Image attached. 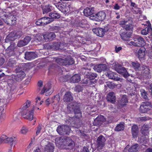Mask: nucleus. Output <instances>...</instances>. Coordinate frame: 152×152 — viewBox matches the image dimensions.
Here are the masks:
<instances>
[{
  "instance_id": "62",
  "label": "nucleus",
  "mask_w": 152,
  "mask_h": 152,
  "mask_svg": "<svg viewBox=\"0 0 152 152\" xmlns=\"http://www.w3.org/2000/svg\"><path fill=\"white\" fill-rule=\"evenodd\" d=\"M75 90L77 91L80 92L81 91L82 88L80 86L77 85L76 87Z\"/></svg>"
},
{
  "instance_id": "53",
  "label": "nucleus",
  "mask_w": 152,
  "mask_h": 152,
  "mask_svg": "<svg viewBox=\"0 0 152 152\" xmlns=\"http://www.w3.org/2000/svg\"><path fill=\"white\" fill-rule=\"evenodd\" d=\"M140 92L141 94L142 98L144 99H146L147 98V96L145 90L144 89H141L140 90Z\"/></svg>"
},
{
  "instance_id": "46",
  "label": "nucleus",
  "mask_w": 152,
  "mask_h": 152,
  "mask_svg": "<svg viewBox=\"0 0 152 152\" xmlns=\"http://www.w3.org/2000/svg\"><path fill=\"white\" fill-rule=\"evenodd\" d=\"M31 102L29 100H27L26 102L24 104L23 106L22 107L23 110H27V108L30 106Z\"/></svg>"
},
{
  "instance_id": "15",
  "label": "nucleus",
  "mask_w": 152,
  "mask_h": 152,
  "mask_svg": "<svg viewBox=\"0 0 152 152\" xmlns=\"http://www.w3.org/2000/svg\"><path fill=\"white\" fill-rule=\"evenodd\" d=\"M119 25L127 31L131 30L133 28L132 25L129 23L127 20H123L121 21Z\"/></svg>"
},
{
  "instance_id": "2",
  "label": "nucleus",
  "mask_w": 152,
  "mask_h": 152,
  "mask_svg": "<svg viewBox=\"0 0 152 152\" xmlns=\"http://www.w3.org/2000/svg\"><path fill=\"white\" fill-rule=\"evenodd\" d=\"M34 106H31L30 108L28 109L27 110H22L21 112V115L26 119L30 121H32L34 118Z\"/></svg>"
},
{
  "instance_id": "58",
  "label": "nucleus",
  "mask_w": 152,
  "mask_h": 152,
  "mask_svg": "<svg viewBox=\"0 0 152 152\" xmlns=\"http://www.w3.org/2000/svg\"><path fill=\"white\" fill-rule=\"evenodd\" d=\"M31 37L29 36L26 37L23 40L24 42H25L27 45L29 42L31 41Z\"/></svg>"
},
{
  "instance_id": "1",
  "label": "nucleus",
  "mask_w": 152,
  "mask_h": 152,
  "mask_svg": "<svg viewBox=\"0 0 152 152\" xmlns=\"http://www.w3.org/2000/svg\"><path fill=\"white\" fill-rule=\"evenodd\" d=\"M67 111L68 113H74L75 114V116L70 117L69 120H66V123L69 124L70 123L71 125V126L75 128H79L82 125V123L80 120L82 115L78 103L76 102H73L68 104Z\"/></svg>"
},
{
  "instance_id": "57",
  "label": "nucleus",
  "mask_w": 152,
  "mask_h": 152,
  "mask_svg": "<svg viewBox=\"0 0 152 152\" xmlns=\"http://www.w3.org/2000/svg\"><path fill=\"white\" fill-rule=\"evenodd\" d=\"M86 23V20H83L79 23L78 25L80 27H83Z\"/></svg>"
},
{
  "instance_id": "21",
  "label": "nucleus",
  "mask_w": 152,
  "mask_h": 152,
  "mask_svg": "<svg viewBox=\"0 0 152 152\" xmlns=\"http://www.w3.org/2000/svg\"><path fill=\"white\" fill-rule=\"evenodd\" d=\"M94 68L95 70L98 72H101L102 71L107 70L108 69L107 66L104 64H99L96 66Z\"/></svg>"
},
{
  "instance_id": "10",
  "label": "nucleus",
  "mask_w": 152,
  "mask_h": 152,
  "mask_svg": "<svg viewBox=\"0 0 152 152\" xmlns=\"http://www.w3.org/2000/svg\"><path fill=\"white\" fill-rule=\"evenodd\" d=\"M12 9L8 7L6 9L3 10L0 9V18L3 20L6 17L8 16L9 14H10V12L12 11Z\"/></svg>"
},
{
  "instance_id": "61",
  "label": "nucleus",
  "mask_w": 152,
  "mask_h": 152,
  "mask_svg": "<svg viewBox=\"0 0 152 152\" xmlns=\"http://www.w3.org/2000/svg\"><path fill=\"white\" fill-rule=\"evenodd\" d=\"M96 14H93L92 15H91L90 17L89 18L91 20L98 21L97 17V16H96Z\"/></svg>"
},
{
  "instance_id": "37",
  "label": "nucleus",
  "mask_w": 152,
  "mask_h": 152,
  "mask_svg": "<svg viewBox=\"0 0 152 152\" xmlns=\"http://www.w3.org/2000/svg\"><path fill=\"white\" fill-rule=\"evenodd\" d=\"M124 123H121L118 124L115 128V130L119 132L123 130L124 128Z\"/></svg>"
},
{
  "instance_id": "56",
  "label": "nucleus",
  "mask_w": 152,
  "mask_h": 152,
  "mask_svg": "<svg viewBox=\"0 0 152 152\" xmlns=\"http://www.w3.org/2000/svg\"><path fill=\"white\" fill-rule=\"evenodd\" d=\"M42 129V126L41 125H39L37 129H35L36 130V134L37 135H38L40 133Z\"/></svg>"
},
{
  "instance_id": "28",
  "label": "nucleus",
  "mask_w": 152,
  "mask_h": 152,
  "mask_svg": "<svg viewBox=\"0 0 152 152\" xmlns=\"http://www.w3.org/2000/svg\"><path fill=\"white\" fill-rule=\"evenodd\" d=\"M94 12V8L93 7H87L83 11L84 15L86 16L91 15Z\"/></svg>"
},
{
  "instance_id": "42",
  "label": "nucleus",
  "mask_w": 152,
  "mask_h": 152,
  "mask_svg": "<svg viewBox=\"0 0 152 152\" xmlns=\"http://www.w3.org/2000/svg\"><path fill=\"white\" fill-rule=\"evenodd\" d=\"M52 9V7L50 5H46L42 9L43 14H45L46 13L50 11Z\"/></svg>"
},
{
  "instance_id": "50",
  "label": "nucleus",
  "mask_w": 152,
  "mask_h": 152,
  "mask_svg": "<svg viewBox=\"0 0 152 152\" xmlns=\"http://www.w3.org/2000/svg\"><path fill=\"white\" fill-rule=\"evenodd\" d=\"M97 77V75L94 73H89L87 77L89 80H93L95 79Z\"/></svg>"
},
{
  "instance_id": "43",
  "label": "nucleus",
  "mask_w": 152,
  "mask_h": 152,
  "mask_svg": "<svg viewBox=\"0 0 152 152\" xmlns=\"http://www.w3.org/2000/svg\"><path fill=\"white\" fill-rule=\"evenodd\" d=\"M10 45L7 48L6 50L7 51H11L14 50L16 47L15 44L13 42L10 43Z\"/></svg>"
},
{
  "instance_id": "6",
  "label": "nucleus",
  "mask_w": 152,
  "mask_h": 152,
  "mask_svg": "<svg viewBox=\"0 0 152 152\" xmlns=\"http://www.w3.org/2000/svg\"><path fill=\"white\" fill-rule=\"evenodd\" d=\"M48 61L52 62L55 61L59 65H61L66 66L69 65V61L68 59H63L59 58L50 57L48 59Z\"/></svg>"
},
{
  "instance_id": "4",
  "label": "nucleus",
  "mask_w": 152,
  "mask_h": 152,
  "mask_svg": "<svg viewBox=\"0 0 152 152\" xmlns=\"http://www.w3.org/2000/svg\"><path fill=\"white\" fill-rule=\"evenodd\" d=\"M16 15L15 11L14 10L10 12L8 16H7L3 20V21L7 24L9 25H14L16 22L17 19L15 16Z\"/></svg>"
},
{
  "instance_id": "19",
  "label": "nucleus",
  "mask_w": 152,
  "mask_h": 152,
  "mask_svg": "<svg viewBox=\"0 0 152 152\" xmlns=\"http://www.w3.org/2000/svg\"><path fill=\"white\" fill-rule=\"evenodd\" d=\"M118 73L122 75L125 78H127L129 75L126 69L121 66L118 69L117 72Z\"/></svg>"
},
{
  "instance_id": "63",
  "label": "nucleus",
  "mask_w": 152,
  "mask_h": 152,
  "mask_svg": "<svg viewBox=\"0 0 152 152\" xmlns=\"http://www.w3.org/2000/svg\"><path fill=\"white\" fill-rule=\"evenodd\" d=\"M120 8L121 7L117 3L115 4L113 7V9L115 10H119Z\"/></svg>"
},
{
  "instance_id": "3",
  "label": "nucleus",
  "mask_w": 152,
  "mask_h": 152,
  "mask_svg": "<svg viewBox=\"0 0 152 152\" xmlns=\"http://www.w3.org/2000/svg\"><path fill=\"white\" fill-rule=\"evenodd\" d=\"M134 41L128 42L127 44L136 47L143 46L145 44V41L144 38L141 36H137L134 39Z\"/></svg>"
},
{
  "instance_id": "14",
  "label": "nucleus",
  "mask_w": 152,
  "mask_h": 152,
  "mask_svg": "<svg viewBox=\"0 0 152 152\" xmlns=\"http://www.w3.org/2000/svg\"><path fill=\"white\" fill-rule=\"evenodd\" d=\"M142 75L144 78H151L150 70L148 66L145 65H142Z\"/></svg>"
},
{
  "instance_id": "8",
  "label": "nucleus",
  "mask_w": 152,
  "mask_h": 152,
  "mask_svg": "<svg viewBox=\"0 0 152 152\" xmlns=\"http://www.w3.org/2000/svg\"><path fill=\"white\" fill-rule=\"evenodd\" d=\"M70 131L69 126L67 125H62L58 127L57 132L60 135L68 134Z\"/></svg>"
},
{
  "instance_id": "29",
  "label": "nucleus",
  "mask_w": 152,
  "mask_h": 152,
  "mask_svg": "<svg viewBox=\"0 0 152 152\" xmlns=\"http://www.w3.org/2000/svg\"><path fill=\"white\" fill-rule=\"evenodd\" d=\"M98 21H102L104 20L106 16L105 12L103 11H100L96 14Z\"/></svg>"
},
{
  "instance_id": "51",
  "label": "nucleus",
  "mask_w": 152,
  "mask_h": 152,
  "mask_svg": "<svg viewBox=\"0 0 152 152\" xmlns=\"http://www.w3.org/2000/svg\"><path fill=\"white\" fill-rule=\"evenodd\" d=\"M132 65L135 69H137L140 66V64L137 62H132Z\"/></svg>"
},
{
  "instance_id": "32",
  "label": "nucleus",
  "mask_w": 152,
  "mask_h": 152,
  "mask_svg": "<svg viewBox=\"0 0 152 152\" xmlns=\"http://www.w3.org/2000/svg\"><path fill=\"white\" fill-rule=\"evenodd\" d=\"M132 132L133 137L134 138L136 137L138 132V128L136 125H134L132 126Z\"/></svg>"
},
{
  "instance_id": "20",
  "label": "nucleus",
  "mask_w": 152,
  "mask_h": 152,
  "mask_svg": "<svg viewBox=\"0 0 152 152\" xmlns=\"http://www.w3.org/2000/svg\"><path fill=\"white\" fill-rule=\"evenodd\" d=\"M54 146L52 143L48 142L45 147L44 152H53Z\"/></svg>"
},
{
  "instance_id": "54",
  "label": "nucleus",
  "mask_w": 152,
  "mask_h": 152,
  "mask_svg": "<svg viewBox=\"0 0 152 152\" xmlns=\"http://www.w3.org/2000/svg\"><path fill=\"white\" fill-rule=\"evenodd\" d=\"M27 44L23 40H21L19 41L18 44L17 46L19 47H23Z\"/></svg>"
},
{
  "instance_id": "12",
  "label": "nucleus",
  "mask_w": 152,
  "mask_h": 152,
  "mask_svg": "<svg viewBox=\"0 0 152 152\" xmlns=\"http://www.w3.org/2000/svg\"><path fill=\"white\" fill-rule=\"evenodd\" d=\"M108 31L107 28H104L103 29L102 28H96L93 29L92 31L97 36L100 37H102L105 33Z\"/></svg>"
},
{
  "instance_id": "55",
  "label": "nucleus",
  "mask_w": 152,
  "mask_h": 152,
  "mask_svg": "<svg viewBox=\"0 0 152 152\" xmlns=\"http://www.w3.org/2000/svg\"><path fill=\"white\" fill-rule=\"evenodd\" d=\"M11 139H12V140L11 141H10V142H12V143L11 144L12 146L13 145H14L13 147H14L15 145L17 143V139L15 137H12Z\"/></svg>"
},
{
  "instance_id": "39",
  "label": "nucleus",
  "mask_w": 152,
  "mask_h": 152,
  "mask_svg": "<svg viewBox=\"0 0 152 152\" xmlns=\"http://www.w3.org/2000/svg\"><path fill=\"white\" fill-rule=\"evenodd\" d=\"M128 102V99L126 95H123L120 102V104L121 105L124 106L126 104V103Z\"/></svg>"
},
{
  "instance_id": "36",
  "label": "nucleus",
  "mask_w": 152,
  "mask_h": 152,
  "mask_svg": "<svg viewBox=\"0 0 152 152\" xmlns=\"http://www.w3.org/2000/svg\"><path fill=\"white\" fill-rule=\"evenodd\" d=\"M147 23L148 24V26L146 27L145 29H143L141 31V34L143 35H146L148 33L149 31L152 30L151 28H150L149 26L151 25L149 21H147Z\"/></svg>"
},
{
  "instance_id": "18",
  "label": "nucleus",
  "mask_w": 152,
  "mask_h": 152,
  "mask_svg": "<svg viewBox=\"0 0 152 152\" xmlns=\"http://www.w3.org/2000/svg\"><path fill=\"white\" fill-rule=\"evenodd\" d=\"M105 121V119L103 116H98L94 120V125L96 126H99Z\"/></svg>"
},
{
  "instance_id": "26",
  "label": "nucleus",
  "mask_w": 152,
  "mask_h": 152,
  "mask_svg": "<svg viewBox=\"0 0 152 152\" xmlns=\"http://www.w3.org/2000/svg\"><path fill=\"white\" fill-rule=\"evenodd\" d=\"M73 98L70 92H66L64 96V101L65 102H68L72 101Z\"/></svg>"
},
{
  "instance_id": "23",
  "label": "nucleus",
  "mask_w": 152,
  "mask_h": 152,
  "mask_svg": "<svg viewBox=\"0 0 152 152\" xmlns=\"http://www.w3.org/2000/svg\"><path fill=\"white\" fill-rule=\"evenodd\" d=\"M120 36L123 40L127 41L131 37V34L130 32L126 31H121L120 33Z\"/></svg>"
},
{
  "instance_id": "34",
  "label": "nucleus",
  "mask_w": 152,
  "mask_h": 152,
  "mask_svg": "<svg viewBox=\"0 0 152 152\" xmlns=\"http://www.w3.org/2000/svg\"><path fill=\"white\" fill-rule=\"evenodd\" d=\"M80 77L78 75L76 74L73 75L71 78L70 81L72 83H78L80 81Z\"/></svg>"
},
{
  "instance_id": "13",
  "label": "nucleus",
  "mask_w": 152,
  "mask_h": 152,
  "mask_svg": "<svg viewBox=\"0 0 152 152\" xmlns=\"http://www.w3.org/2000/svg\"><path fill=\"white\" fill-rule=\"evenodd\" d=\"M151 108V103L148 102H142L140 107V111L142 113H145Z\"/></svg>"
},
{
  "instance_id": "59",
  "label": "nucleus",
  "mask_w": 152,
  "mask_h": 152,
  "mask_svg": "<svg viewBox=\"0 0 152 152\" xmlns=\"http://www.w3.org/2000/svg\"><path fill=\"white\" fill-rule=\"evenodd\" d=\"M43 102L42 101H40V98H38L36 99V105L37 106L41 105Z\"/></svg>"
},
{
  "instance_id": "25",
  "label": "nucleus",
  "mask_w": 152,
  "mask_h": 152,
  "mask_svg": "<svg viewBox=\"0 0 152 152\" xmlns=\"http://www.w3.org/2000/svg\"><path fill=\"white\" fill-rule=\"evenodd\" d=\"M55 34L53 32L47 33L44 34V38L45 40L51 41L56 37Z\"/></svg>"
},
{
  "instance_id": "49",
  "label": "nucleus",
  "mask_w": 152,
  "mask_h": 152,
  "mask_svg": "<svg viewBox=\"0 0 152 152\" xmlns=\"http://www.w3.org/2000/svg\"><path fill=\"white\" fill-rule=\"evenodd\" d=\"M44 34H38L36 36V39L39 42H40L43 40L44 38Z\"/></svg>"
},
{
  "instance_id": "11",
  "label": "nucleus",
  "mask_w": 152,
  "mask_h": 152,
  "mask_svg": "<svg viewBox=\"0 0 152 152\" xmlns=\"http://www.w3.org/2000/svg\"><path fill=\"white\" fill-rule=\"evenodd\" d=\"M106 139L103 136L101 135L98 137L97 140V148L98 149L101 150L104 146Z\"/></svg>"
},
{
  "instance_id": "7",
  "label": "nucleus",
  "mask_w": 152,
  "mask_h": 152,
  "mask_svg": "<svg viewBox=\"0 0 152 152\" xmlns=\"http://www.w3.org/2000/svg\"><path fill=\"white\" fill-rule=\"evenodd\" d=\"M15 72L16 74L13 75L12 77L16 81H21L25 77V73L22 70H20L19 68L16 69Z\"/></svg>"
},
{
  "instance_id": "9",
  "label": "nucleus",
  "mask_w": 152,
  "mask_h": 152,
  "mask_svg": "<svg viewBox=\"0 0 152 152\" xmlns=\"http://www.w3.org/2000/svg\"><path fill=\"white\" fill-rule=\"evenodd\" d=\"M50 18L48 17H44L39 19L36 22V24L38 26H44L52 22Z\"/></svg>"
},
{
  "instance_id": "33",
  "label": "nucleus",
  "mask_w": 152,
  "mask_h": 152,
  "mask_svg": "<svg viewBox=\"0 0 152 152\" xmlns=\"http://www.w3.org/2000/svg\"><path fill=\"white\" fill-rule=\"evenodd\" d=\"M56 7L59 10H60L61 12H64L66 11V4L65 3L63 4H60L57 3L55 5Z\"/></svg>"
},
{
  "instance_id": "48",
  "label": "nucleus",
  "mask_w": 152,
  "mask_h": 152,
  "mask_svg": "<svg viewBox=\"0 0 152 152\" xmlns=\"http://www.w3.org/2000/svg\"><path fill=\"white\" fill-rule=\"evenodd\" d=\"M62 45V44H60L58 43H55L54 44V49L56 50H59V49H61L62 47L61 46Z\"/></svg>"
},
{
  "instance_id": "64",
  "label": "nucleus",
  "mask_w": 152,
  "mask_h": 152,
  "mask_svg": "<svg viewBox=\"0 0 152 152\" xmlns=\"http://www.w3.org/2000/svg\"><path fill=\"white\" fill-rule=\"evenodd\" d=\"M122 48L121 47H118L116 46L115 48V50L116 52L118 53L122 49Z\"/></svg>"
},
{
  "instance_id": "40",
  "label": "nucleus",
  "mask_w": 152,
  "mask_h": 152,
  "mask_svg": "<svg viewBox=\"0 0 152 152\" xmlns=\"http://www.w3.org/2000/svg\"><path fill=\"white\" fill-rule=\"evenodd\" d=\"M16 63V61L12 59H10L7 63V65L8 66L13 67L15 66Z\"/></svg>"
},
{
  "instance_id": "47",
  "label": "nucleus",
  "mask_w": 152,
  "mask_h": 152,
  "mask_svg": "<svg viewBox=\"0 0 152 152\" xmlns=\"http://www.w3.org/2000/svg\"><path fill=\"white\" fill-rule=\"evenodd\" d=\"M28 132V128L25 126H23L20 130V133L23 134H26Z\"/></svg>"
},
{
  "instance_id": "27",
  "label": "nucleus",
  "mask_w": 152,
  "mask_h": 152,
  "mask_svg": "<svg viewBox=\"0 0 152 152\" xmlns=\"http://www.w3.org/2000/svg\"><path fill=\"white\" fill-rule=\"evenodd\" d=\"M11 137H8L6 135H2L0 138V144L3 143H9L12 140Z\"/></svg>"
},
{
  "instance_id": "60",
  "label": "nucleus",
  "mask_w": 152,
  "mask_h": 152,
  "mask_svg": "<svg viewBox=\"0 0 152 152\" xmlns=\"http://www.w3.org/2000/svg\"><path fill=\"white\" fill-rule=\"evenodd\" d=\"M23 66L25 68H24L25 70H29L32 67L30 64H23Z\"/></svg>"
},
{
  "instance_id": "17",
  "label": "nucleus",
  "mask_w": 152,
  "mask_h": 152,
  "mask_svg": "<svg viewBox=\"0 0 152 152\" xmlns=\"http://www.w3.org/2000/svg\"><path fill=\"white\" fill-rule=\"evenodd\" d=\"M37 55L33 52H26L25 54V58L28 60H31L37 57Z\"/></svg>"
},
{
  "instance_id": "52",
  "label": "nucleus",
  "mask_w": 152,
  "mask_h": 152,
  "mask_svg": "<svg viewBox=\"0 0 152 152\" xmlns=\"http://www.w3.org/2000/svg\"><path fill=\"white\" fill-rule=\"evenodd\" d=\"M107 85L109 88L113 89L114 88L115 86V84L112 82H108L107 83Z\"/></svg>"
},
{
  "instance_id": "45",
  "label": "nucleus",
  "mask_w": 152,
  "mask_h": 152,
  "mask_svg": "<svg viewBox=\"0 0 152 152\" xmlns=\"http://www.w3.org/2000/svg\"><path fill=\"white\" fill-rule=\"evenodd\" d=\"M121 66V65L119 64L118 62H115L112 64V67L113 69L117 72Z\"/></svg>"
},
{
  "instance_id": "16",
  "label": "nucleus",
  "mask_w": 152,
  "mask_h": 152,
  "mask_svg": "<svg viewBox=\"0 0 152 152\" xmlns=\"http://www.w3.org/2000/svg\"><path fill=\"white\" fill-rule=\"evenodd\" d=\"M63 143L66 146V149H72L74 146V142L70 137L66 138L65 141H64Z\"/></svg>"
},
{
  "instance_id": "44",
  "label": "nucleus",
  "mask_w": 152,
  "mask_h": 152,
  "mask_svg": "<svg viewBox=\"0 0 152 152\" xmlns=\"http://www.w3.org/2000/svg\"><path fill=\"white\" fill-rule=\"evenodd\" d=\"M53 98H52V102L53 103H55L56 104H57L58 103L60 100V94L59 93L58 94L55 96L54 97V99L53 101Z\"/></svg>"
},
{
  "instance_id": "22",
  "label": "nucleus",
  "mask_w": 152,
  "mask_h": 152,
  "mask_svg": "<svg viewBox=\"0 0 152 152\" xmlns=\"http://www.w3.org/2000/svg\"><path fill=\"white\" fill-rule=\"evenodd\" d=\"M107 100L108 101L112 103H114L115 100V93L113 92L109 93L107 96Z\"/></svg>"
},
{
  "instance_id": "31",
  "label": "nucleus",
  "mask_w": 152,
  "mask_h": 152,
  "mask_svg": "<svg viewBox=\"0 0 152 152\" xmlns=\"http://www.w3.org/2000/svg\"><path fill=\"white\" fill-rule=\"evenodd\" d=\"M49 16L50 20H52V21H53L55 19L59 18L60 17V14L56 12H51L49 14Z\"/></svg>"
},
{
  "instance_id": "24",
  "label": "nucleus",
  "mask_w": 152,
  "mask_h": 152,
  "mask_svg": "<svg viewBox=\"0 0 152 152\" xmlns=\"http://www.w3.org/2000/svg\"><path fill=\"white\" fill-rule=\"evenodd\" d=\"M106 76L110 79H113L114 80L118 81L120 78L117 76L116 73L109 72L107 74Z\"/></svg>"
},
{
  "instance_id": "5",
  "label": "nucleus",
  "mask_w": 152,
  "mask_h": 152,
  "mask_svg": "<svg viewBox=\"0 0 152 152\" xmlns=\"http://www.w3.org/2000/svg\"><path fill=\"white\" fill-rule=\"evenodd\" d=\"M22 34V32L20 31L11 32L7 36L5 39V42H8L13 41L20 37Z\"/></svg>"
},
{
  "instance_id": "30",
  "label": "nucleus",
  "mask_w": 152,
  "mask_h": 152,
  "mask_svg": "<svg viewBox=\"0 0 152 152\" xmlns=\"http://www.w3.org/2000/svg\"><path fill=\"white\" fill-rule=\"evenodd\" d=\"M145 48L142 47L138 51V57L140 60L143 59L144 58L145 55Z\"/></svg>"
},
{
  "instance_id": "38",
  "label": "nucleus",
  "mask_w": 152,
  "mask_h": 152,
  "mask_svg": "<svg viewBox=\"0 0 152 152\" xmlns=\"http://www.w3.org/2000/svg\"><path fill=\"white\" fill-rule=\"evenodd\" d=\"M139 146L137 144H136L132 146L129 149V152H136L139 149Z\"/></svg>"
},
{
  "instance_id": "41",
  "label": "nucleus",
  "mask_w": 152,
  "mask_h": 152,
  "mask_svg": "<svg viewBox=\"0 0 152 152\" xmlns=\"http://www.w3.org/2000/svg\"><path fill=\"white\" fill-rule=\"evenodd\" d=\"M50 83L45 85L43 89L41 91V94H42L45 92L49 91L51 89V87H50Z\"/></svg>"
},
{
  "instance_id": "35",
  "label": "nucleus",
  "mask_w": 152,
  "mask_h": 152,
  "mask_svg": "<svg viewBox=\"0 0 152 152\" xmlns=\"http://www.w3.org/2000/svg\"><path fill=\"white\" fill-rule=\"evenodd\" d=\"M149 126L148 125H144L141 129L142 133L145 135H147L149 133Z\"/></svg>"
}]
</instances>
